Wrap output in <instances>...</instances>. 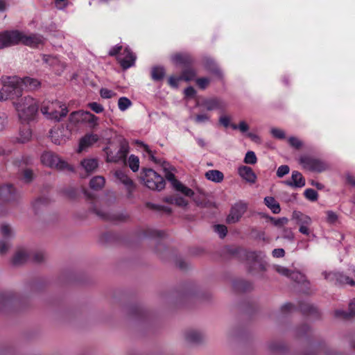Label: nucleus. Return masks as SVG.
I'll use <instances>...</instances> for the list:
<instances>
[{
  "label": "nucleus",
  "instance_id": "10",
  "mask_svg": "<svg viewBox=\"0 0 355 355\" xmlns=\"http://www.w3.org/2000/svg\"><path fill=\"white\" fill-rule=\"evenodd\" d=\"M248 209L247 203L240 201L235 203L231 208L230 212L227 217L228 223H236L239 221Z\"/></svg>",
  "mask_w": 355,
  "mask_h": 355
},
{
  "label": "nucleus",
  "instance_id": "21",
  "mask_svg": "<svg viewBox=\"0 0 355 355\" xmlns=\"http://www.w3.org/2000/svg\"><path fill=\"white\" fill-rule=\"evenodd\" d=\"M205 68L216 76L218 78L221 79L223 78V73L221 70L218 67L216 63L213 59L210 58H206L205 59Z\"/></svg>",
  "mask_w": 355,
  "mask_h": 355
},
{
  "label": "nucleus",
  "instance_id": "8",
  "mask_svg": "<svg viewBox=\"0 0 355 355\" xmlns=\"http://www.w3.org/2000/svg\"><path fill=\"white\" fill-rule=\"evenodd\" d=\"M299 162L304 168L312 172L321 173L328 168L324 161L308 155L301 156Z\"/></svg>",
  "mask_w": 355,
  "mask_h": 355
},
{
  "label": "nucleus",
  "instance_id": "18",
  "mask_svg": "<svg viewBox=\"0 0 355 355\" xmlns=\"http://www.w3.org/2000/svg\"><path fill=\"white\" fill-rule=\"evenodd\" d=\"M98 139L99 137L96 134H87L85 135L80 140L78 150L80 152L84 149L92 146L94 144L98 141Z\"/></svg>",
  "mask_w": 355,
  "mask_h": 355
},
{
  "label": "nucleus",
  "instance_id": "16",
  "mask_svg": "<svg viewBox=\"0 0 355 355\" xmlns=\"http://www.w3.org/2000/svg\"><path fill=\"white\" fill-rule=\"evenodd\" d=\"M115 178L119 182L123 184L129 193H131L135 189L133 181L122 171H116L114 173Z\"/></svg>",
  "mask_w": 355,
  "mask_h": 355
},
{
  "label": "nucleus",
  "instance_id": "19",
  "mask_svg": "<svg viewBox=\"0 0 355 355\" xmlns=\"http://www.w3.org/2000/svg\"><path fill=\"white\" fill-rule=\"evenodd\" d=\"M292 219L294 220L295 223L300 227L311 225L312 223L311 218L300 211H294L293 212Z\"/></svg>",
  "mask_w": 355,
  "mask_h": 355
},
{
  "label": "nucleus",
  "instance_id": "32",
  "mask_svg": "<svg viewBox=\"0 0 355 355\" xmlns=\"http://www.w3.org/2000/svg\"><path fill=\"white\" fill-rule=\"evenodd\" d=\"M29 258L28 252L25 250L17 252L12 259V263L15 266L25 263Z\"/></svg>",
  "mask_w": 355,
  "mask_h": 355
},
{
  "label": "nucleus",
  "instance_id": "20",
  "mask_svg": "<svg viewBox=\"0 0 355 355\" xmlns=\"http://www.w3.org/2000/svg\"><path fill=\"white\" fill-rule=\"evenodd\" d=\"M173 63L183 66H189L193 64V60L189 53H177L171 58Z\"/></svg>",
  "mask_w": 355,
  "mask_h": 355
},
{
  "label": "nucleus",
  "instance_id": "60",
  "mask_svg": "<svg viewBox=\"0 0 355 355\" xmlns=\"http://www.w3.org/2000/svg\"><path fill=\"white\" fill-rule=\"evenodd\" d=\"M165 177L171 183L173 188L175 187L176 182H180L179 180L175 179V175L171 171H167Z\"/></svg>",
  "mask_w": 355,
  "mask_h": 355
},
{
  "label": "nucleus",
  "instance_id": "59",
  "mask_svg": "<svg viewBox=\"0 0 355 355\" xmlns=\"http://www.w3.org/2000/svg\"><path fill=\"white\" fill-rule=\"evenodd\" d=\"M146 205L149 209H153V210H157V211H162L163 210V211H170V209L165 207L162 205H156V204H153L151 202L147 203Z\"/></svg>",
  "mask_w": 355,
  "mask_h": 355
},
{
  "label": "nucleus",
  "instance_id": "55",
  "mask_svg": "<svg viewBox=\"0 0 355 355\" xmlns=\"http://www.w3.org/2000/svg\"><path fill=\"white\" fill-rule=\"evenodd\" d=\"M289 144L295 148H300L302 146V142L297 137H291L288 139Z\"/></svg>",
  "mask_w": 355,
  "mask_h": 355
},
{
  "label": "nucleus",
  "instance_id": "48",
  "mask_svg": "<svg viewBox=\"0 0 355 355\" xmlns=\"http://www.w3.org/2000/svg\"><path fill=\"white\" fill-rule=\"evenodd\" d=\"M100 95L103 98H111L116 95V94L107 88H102L100 90Z\"/></svg>",
  "mask_w": 355,
  "mask_h": 355
},
{
  "label": "nucleus",
  "instance_id": "6",
  "mask_svg": "<svg viewBox=\"0 0 355 355\" xmlns=\"http://www.w3.org/2000/svg\"><path fill=\"white\" fill-rule=\"evenodd\" d=\"M42 163L50 168H54L60 171H73V168L69 165L64 160L52 152H45L41 155Z\"/></svg>",
  "mask_w": 355,
  "mask_h": 355
},
{
  "label": "nucleus",
  "instance_id": "50",
  "mask_svg": "<svg viewBox=\"0 0 355 355\" xmlns=\"http://www.w3.org/2000/svg\"><path fill=\"white\" fill-rule=\"evenodd\" d=\"M282 236L288 241H293L294 239V234L290 228H284L282 230Z\"/></svg>",
  "mask_w": 355,
  "mask_h": 355
},
{
  "label": "nucleus",
  "instance_id": "25",
  "mask_svg": "<svg viewBox=\"0 0 355 355\" xmlns=\"http://www.w3.org/2000/svg\"><path fill=\"white\" fill-rule=\"evenodd\" d=\"M202 105L204 106L207 111H212L223 107V103L217 98L205 100L202 101Z\"/></svg>",
  "mask_w": 355,
  "mask_h": 355
},
{
  "label": "nucleus",
  "instance_id": "7",
  "mask_svg": "<svg viewBox=\"0 0 355 355\" xmlns=\"http://www.w3.org/2000/svg\"><path fill=\"white\" fill-rule=\"evenodd\" d=\"M13 33L15 35L14 42L15 46L21 43L26 46L35 48L40 44H43L44 42V37L39 34H31L27 35L17 30H14Z\"/></svg>",
  "mask_w": 355,
  "mask_h": 355
},
{
  "label": "nucleus",
  "instance_id": "51",
  "mask_svg": "<svg viewBox=\"0 0 355 355\" xmlns=\"http://www.w3.org/2000/svg\"><path fill=\"white\" fill-rule=\"evenodd\" d=\"M271 220L272 221L274 225L278 227H283L284 225H286L288 221V218L286 217H282L277 219L271 218Z\"/></svg>",
  "mask_w": 355,
  "mask_h": 355
},
{
  "label": "nucleus",
  "instance_id": "35",
  "mask_svg": "<svg viewBox=\"0 0 355 355\" xmlns=\"http://www.w3.org/2000/svg\"><path fill=\"white\" fill-rule=\"evenodd\" d=\"M175 190L181 192L186 196L192 197L194 196V192L192 189H189V187L184 186L183 184L180 182H176V185L174 187Z\"/></svg>",
  "mask_w": 355,
  "mask_h": 355
},
{
  "label": "nucleus",
  "instance_id": "31",
  "mask_svg": "<svg viewBox=\"0 0 355 355\" xmlns=\"http://www.w3.org/2000/svg\"><path fill=\"white\" fill-rule=\"evenodd\" d=\"M105 183V180L103 176H95L91 179L89 182V187L94 190L101 189Z\"/></svg>",
  "mask_w": 355,
  "mask_h": 355
},
{
  "label": "nucleus",
  "instance_id": "28",
  "mask_svg": "<svg viewBox=\"0 0 355 355\" xmlns=\"http://www.w3.org/2000/svg\"><path fill=\"white\" fill-rule=\"evenodd\" d=\"M265 205L272 211L274 214H279L281 211L279 202L272 196H266L264 198Z\"/></svg>",
  "mask_w": 355,
  "mask_h": 355
},
{
  "label": "nucleus",
  "instance_id": "17",
  "mask_svg": "<svg viewBox=\"0 0 355 355\" xmlns=\"http://www.w3.org/2000/svg\"><path fill=\"white\" fill-rule=\"evenodd\" d=\"M15 37L13 31H5L0 33V49L15 46Z\"/></svg>",
  "mask_w": 355,
  "mask_h": 355
},
{
  "label": "nucleus",
  "instance_id": "27",
  "mask_svg": "<svg viewBox=\"0 0 355 355\" xmlns=\"http://www.w3.org/2000/svg\"><path fill=\"white\" fill-rule=\"evenodd\" d=\"M186 340L192 344H197L202 341L203 336L202 335L195 330L188 331L185 334Z\"/></svg>",
  "mask_w": 355,
  "mask_h": 355
},
{
  "label": "nucleus",
  "instance_id": "40",
  "mask_svg": "<svg viewBox=\"0 0 355 355\" xmlns=\"http://www.w3.org/2000/svg\"><path fill=\"white\" fill-rule=\"evenodd\" d=\"M289 278L298 284L306 282L305 276L298 271L293 270Z\"/></svg>",
  "mask_w": 355,
  "mask_h": 355
},
{
  "label": "nucleus",
  "instance_id": "38",
  "mask_svg": "<svg viewBox=\"0 0 355 355\" xmlns=\"http://www.w3.org/2000/svg\"><path fill=\"white\" fill-rule=\"evenodd\" d=\"M132 105L131 101L127 97H121L118 101V107L119 109L123 112L129 108Z\"/></svg>",
  "mask_w": 355,
  "mask_h": 355
},
{
  "label": "nucleus",
  "instance_id": "61",
  "mask_svg": "<svg viewBox=\"0 0 355 355\" xmlns=\"http://www.w3.org/2000/svg\"><path fill=\"white\" fill-rule=\"evenodd\" d=\"M174 204L179 206L185 207L188 205V202L182 197L175 198Z\"/></svg>",
  "mask_w": 355,
  "mask_h": 355
},
{
  "label": "nucleus",
  "instance_id": "49",
  "mask_svg": "<svg viewBox=\"0 0 355 355\" xmlns=\"http://www.w3.org/2000/svg\"><path fill=\"white\" fill-rule=\"evenodd\" d=\"M290 171V168L287 165H282L280 166L277 171V176L278 178H282L284 175H287Z\"/></svg>",
  "mask_w": 355,
  "mask_h": 355
},
{
  "label": "nucleus",
  "instance_id": "11",
  "mask_svg": "<svg viewBox=\"0 0 355 355\" xmlns=\"http://www.w3.org/2000/svg\"><path fill=\"white\" fill-rule=\"evenodd\" d=\"M136 55L129 47H125L123 52L118 55L117 60L123 69H128L135 65Z\"/></svg>",
  "mask_w": 355,
  "mask_h": 355
},
{
  "label": "nucleus",
  "instance_id": "3",
  "mask_svg": "<svg viewBox=\"0 0 355 355\" xmlns=\"http://www.w3.org/2000/svg\"><path fill=\"white\" fill-rule=\"evenodd\" d=\"M40 110L47 119L55 122L62 121L69 112L65 104L59 101H44Z\"/></svg>",
  "mask_w": 355,
  "mask_h": 355
},
{
  "label": "nucleus",
  "instance_id": "1",
  "mask_svg": "<svg viewBox=\"0 0 355 355\" xmlns=\"http://www.w3.org/2000/svg\"><path fill=\"white\" fill-rule=\"evenodd\" d=\"M19 119L28 122L34 119L38 111V102L30 96L21 98L17 103H13Z\"/></svg>",
  "mask_w": 355,
  "mask_h": 355
},
{
  "label": "nucleus",
  "instance_id": "26",
  "mask_svg": "<svg viewBox=\"0 0 355 355\" xmlns=\"http://www.w3.org/2000/svg\"><path fill=\"white\" fill-rule=\"evenodd\" d=\"M205 178L211 182L220 183L224 180L223 173L218 170H209L205 174Z\"/></svg>",
  "mask_w": 355,
  "mask_h": 355
},
{
  "label": "nucleus",
  "instance_id": "46",
  "mask_svg": "<svg viewBox=\"0 0 355 355\" xmlns=\"http://www.w3.org/2000/svg\"><path fill=\"white\" fill-rule=\"evenodd\" d=\"M275 270L277 272H278L281 275L287 277L288 278L290 277L291 274L293 271V270H291L290 269H288L284 266H275Z\"/></svg>",
  "mask_w": 355,
  "mask_h": 355
},
{
  "label": "nucleus",
  "instance_id": "42",
  "mask_svg": "<svg viewBox=\"0 0 355 355\" xmlns=\"http://www.w3.org/2000/svg\"><path fill=\"white\" fill-rule=\"evenodd\" d=\"M304 195L306 199L311 202H315L318 198L317 191L313 189H306L304 192Z\"/></svg>",
  "mask_w": 355,
  "mask_h": 355
},
{
  "label": "nucleus",
  "instance_id": "24",
  "mask_svg": "<svg viewBox=\"0 0 355 355\" xmlns=\"http://www.w3.org/2000/svg\"><path fill=\"white\" fill-rule=\"evenodd\" d=\"M62 129L51 130L50 137L53 143L56 145H62L66 141V138L62 134Z\"/></svg>",
  "mask_w": 355,
  "mask_h": 355
},
{
  "label": "nucleus",
  "instance_id": "45",
  "mask_svg": "<svg viewBox=\"0 0 355 355\" xmlns=\"http://www.w3.org/2000/svg\"><path fill=\"white\" fill-rule=\"evenodd\" d=\"M353 314H351L350 310L348 308V311H344L340 309L336 310L334 311V316L338 318H349L352 316H353Z\"/></svg>",
  "mask_w": 355,
  "mask_h": 355
},
{
  "label": "nucleus",
  "instance_id": "39",
  "mask_svg": "<svg viewBox=\"0 0 355 355\" xmlns=\"http://www.w3.org/2000/svg\"><path fill=\"white\" fill-rule=\"evenodd\" d=\"M98 118L89 112H87L85 123H87L90 128H94L98 125Z\"/></svg>",
  "mask_w": 355,
  "mask_h": 355
},
{
  "label": "nucleus",
  "instance_id": "52",
  "mask_svg": "<svg viewBox=\"0 0 355 355\" xmlns=\"http://www.w3.org/2000/svg\"><path fill=\"white\" fill-rule=\"evenodd\" d=\"M196 82L200 89H205L209 84L210 80L207 78H197Z\"/></svg>",
  "mask_w": 355,
  "mask_h": 355
},
{
  "label": "nucleus",
  "instance_id": "5",
  "mask_svg": "<svg viewBox=\"0 0 355 355\" xmlns=\"http://www.w3.org/2000/svg\"><path fill=\"white\" fill-rule=\"evenodd\" d=\"M141 178L151 190L161 191L165 187L164 178L151 168H143Z\"/></svg>",
  "mask_w": 355,
  "mask_h": 355
},
{
  "label": "nucleus",
  "instance_id": "37",
  "mask_svg": "<svg viewBox=\"0 0 355 355\" xmlns=\"http://www.w3.org/2000/svg\"><path fill=\"white\" fill-rule=\"evenodd\" d=\"M136 144L144 148V150L148 154L149 159L151 161H153L155 163H159L158 159L154 155V153L150 149L149 146L147 144H144L141 141H136Z\"/></svg>",
  "mask_w": 355,
  "mask_h": 355
},
{
  "label": "nucleus",
  "instance_id": "36",
  "mask_svg": "<svg viewBox=\"0 0 355 355\" xmlns=\"http://www.w3.org/2000/svg\"><path fill=\"white\" fill-rule=\"evenodd\" d=\"M128 166L133 172H137L139 168V159L135 155H131L128 158Z\"/></svg>",
  "mask_w": 355,
  "mask_h": 355
},
{
  "label": "nucleus",
  "instance_id": "63",
  "mask_svg": "<svg viewBox=\"0 0 355 355\" xmlns=\"http://www.w3.org/2000/svg\"><path fill=\"white\" fill-rule=\"evenodd\" d=\"M219 122L225 128L228 127L230 123V117L226 115L221 116L219 119Z\"/></svg>",
  "mask_w": 355,
  "mask_h": 355
},
{
  "label": "nucleus",
  "instance_id": "41",
  "mask_svg": "<svg viewBox=\"0 0 355 355\" xmlns=\"http://www.w3.org/2000/svg\"><path fill=\"white\" fill-rule=\"evenodd\" d=\"M244 163L247 164H255L257 162V156L253 151H248L245 155Z\"/></svg>",
  "mask_w": 355,
  "mask_h": 355
},
{
  "label": "nucleus",
  "instance_id": "54",
  "mask_svg": "<svg viewBox=\"0 0 355 355\" xmlns=\"http://www.w3.org/2000/svg\"><path fill=\"white\" fill-rule=\"evenodd\" d=\"M270 132L274 137L277 139H284L286 137L285 132L279 128H272Z\"/></svg>",
  "mask_w": 355,
  "mask_h": 355
},
{
  "label": "nucleus",
  "instance_id": "43",
  "mask_svg": "<svg viewBox=\"0 0 355 355\" xmlns=\"http://www.w3.org/2000/svg\"><path fill=\"white\" fill-rule=\"evenodd\" d=\"M231 127L233 130L239 129L243 133L247 132L249 130V125L244 121H240L239 125L232 123L231 124Z\"/></svg>",
  "mask_w": 355,
  "mask_h": 355
},
{
  "label": "nucleus",
  "instance_id": "30",
  "mask_svg": "<svg viewBox=\"0 0 355 355\" xmlns=\"http://www.w3.org/2000/svg\"><path fill=\"white\" fill-rule=\"evenodd\" d=\"M166 75L165 69L162 66H155L151 69V78L154 81H160Z\"/></svg>",
  "mask_w": 355,
  "mask_h": 355
},
{
  "label": "nucleus",
  "instance_id": "44",
  "mask_svg": "<svg viewBox=\"0 0 355 355\" xmlns=\"http://www.w3.org/2000/svg\"><path fill=\"white\" fill-rule=\"evenodd\" d=\"M214 231L219 235L220 238H224L227 233V228L224 225H216L214 226Z\"/></svg>",
  "mask_w": 355,
  "mask_h": 355
},
{
  "label": "nucleus",
  "instance_id": "56",
  "mask_svg": "<svg viewBox=\"0 0 355 355\" xmlns=\"http://www.w3.org/2000/svg\"><path fill=\"white\" fill-rule=\"evenodd\" d=\"M88 106L92 109V110L97 114L101 113L104 110L103 105L96 102L90 103Z\"/></svg>",
  "mask_w": 355,
  "mask_h": 355
},
{
  "label": "nucleus",
  "instance_id": "9",
  "mask_svg": "<svg viewBox=\"0 0 355 355\" xmlns=\"http://www.w3.org/2000/svg\"><path fill=\"white\" fill-rule=\"evenodd\" d=\"M324 277L329 282H334L338 285L355 286V281L348 275L340 272H324Z\"/></svg>",
  "mask_w": 355,
  "mask_h": 355
},
{
  "label": "nucleus",
  "instance_id": "4",
  "mask_svg": "<svg viewBox=\"0 0 355 355\" xmlns=\"http://www.w3.org/2000/svg\"><path fill=\"white\" fill-rule=\"evenodd\" d=\"M129 150L128 144L110 143L109 145L104 148L106 154V161L107 162H119L125 161Z\"/></svg>",
  "mask_w": 355,
  "mask_h": 355
},
{
  "label": "nucleus",
  "instance_id": "15",
  "mask_svg": "<svg viewBox=\"0 0 355 355\" xmlns=\"http://www.w3.org/2000/svg\"><path fill=\"white\" fill-rule=\"evenodd\" d=\"M282 183L293 188H302L305 186V179L297 171H293L291 174V179L283 181Z\"/></svg>",
  "mask_w": 355,
  "mask_h": 355
},
{
  "label": "nucleus",
  "instance_id": "58",
  "mask_svg": "<svg viewBox=\"0 0 355 355\" xmlns=\"http://www.w3.org/2000/svg\"><path fill=\"white\" fill-rule=\"evenodd\" d=\"M180 80H182L181 76L178 77L171 76L168 78V84L172 87L177 88L178 87V83Z\"/></svg>",
  "mask_w": 355,
  "mask_h": 355
},
{
  "label": "nucleus",
  "instance_id": "57",
  "mask_svg": "<svg viewBox=\"0 0 355 355\" xmlns=\"http://www.w3.org/2000/svg\"><path fill=\"white\" fill-rule=\"evenodd\" d=\"M23 180L25 182L29 183L33 180V173L30 169H26L24 171Z\"/></svg>",
  "mask_w": 355,
  "mask_h": 355
},
{
  "label": "nucleus",
  "instance_id": "29",
  "mask_svg": "<svg viewBox=\"0 0 355 355\" xmlns=\"http://www.w3.org/2000/svg\"><path fill=\"white\" fill-rule=\"evenodd\" d=\"M81 166L87 173H91L97 168L98 161L96 159H85L81 162Z\"/></svg>",
  "mask_w": 355,
  "mask_h": 355
},
{
  "label": "nucleus",
  "instance_id": "22",
  "mask_svg": "<svg viewBox=\"0 0 355 355\" xmlns=\"http://www.w3.org/2000/svg\"><path fill=\"white\" fill-rule=\"evenodd\" d=\"M21 83H20L21 89H24L28 90H34L37 89L40 86V82L35 78H32L30 77H25L24 78H21Z\"/></svg>",
  "mask_w": 355,
  "mask_h": 355
},
{
  "label": "nucleus",
  "instance_id": "62",
  "mask_svg": "<svg viewBox=\"0 0 355 355\" xmlns=\"http://www.w3.org/2000/svg\"><path fill=\"white\" fill-rule=\"evenodd\" d=\"M272 254L274 257L281 258L285 255V252L283 248H276L272 250Z\"/></svg>",
  "mask_w": 355,
  "mask_h": 355
},
{
  "label": "nucleus",
  "instance_id": "34",
  "mask_svg": "<svg viewBox=\"0 0 355 355\" xmlns=\"http://www.w3.org/2000/svg\"><path fill=\"white\" fill-rule=\"evenodd\" d=\"M196 75H197V73H196V70L193 68L189 67V68L185 69L182 71L181 77H182V80L188 82V81L194 80L195 78L196 77Z\"/></svg>",
  "mask_w": 355,
  "mask_h": 355
},
{
  "label": "nucleus",
  "instance_id": "64",
  "mask_svg": "<svg viewBox=\"0 0 355 355\" xmlns=\"http://www.w3.org/2000/svg\"><path fill=\"white\" fill-rule=\"evenodd\" d=\"M122 49V46L120 45H116L112 46L108 52L109 55L114 56L116 55Z\"/></svg>",
  "mask_w": 355,
  "mask_h": 355
},
{
  "label": "nucleus",
  "instance_id": "12",
  "mask_svg": "<svg viewBox=\"0 0 355 355\" xmlns=\"http://www.w3.org/2000/svg\"><path fill=\"white\" fill-rule=\"evenodd\" d=\"M1 235L3 239L0 240V254H4L10 247V244L8 239L14 236V232L11 227L6 224H3L0 228Z\"/></svg>",
  "mask_w": 355,
  "mask_h": 355
},
{
  "label": "nucleus",
  "instance_id": "2",
  "mask_svg": "<svg viewBox=\"0 0 355 355\" xmlns=\"http://www.w3.org/2000/svg\"><path fill=\"white\" fill-rule=\"evenodd\" d=\"M1 81L2 87L0 89V101H6L21 96V78L18 76H2Z\"/></svg>",
  "mask_w": 355,
  "mask_h": 355
},
{
  "label": "nucleus",
  "instance_id": "13",
  "mask_svg": "<svg viewBox=\"0 0 355 355\" xmlns=\"http://www.w3.org/2000/svg\"><path fill=\"white\" fill-rule=\"evenodd\" d=\"M19 194L12 184L0 187V199L4 202H11L18 198Z\"/></svg>",
  "mask_w": 355,
  "mask_h": 355
},
{
  "label": "nucleus",
  "instance_id": "47",
  "mask_svg": "<svg viewBox=\"0 0 355 355\" xmlns=\"http://www.w3.org/2000/svg\"><path fill=\"white\" fill-rule=\"evenodd\" d=\"M210 120V116L207 114L202 113L197 114L195 117V122L198 124L205 123Z\"/></svg>",
  "mask_w": 355,
  "mask_h": 355
},
{
  "label": "nucleus",
  "instance_id": "33",
  "mask_svg": "<svg viewBox=\"0 0 355 355\" xmlns=\"http://www.w3.org/2000/svg\"><path fill=\"white\" fill-rule=\"evenodd\" d=\"M31 130L29 128H24L19 132V135L17 137V140L19 143L24 144L28 141L31 138Z\"/></svg>",
  "mask_w": 355,
  "mask_h": 355
},
{
  "label": "nucleus",
  "instance_id": "53",
  "mask_svg": "<svg viewBox=\"0 0 355 355\" xmlns=\"http://www.w3.org/2000/svg\"><path fill=\"white\" fill-rule=\"evenodd\" d=\"M338 220V215L333 211H327V221L330 224H334Z\"/></svg>",
  "mask_w": 355,
  "mask_h": 355
},
{
  "label": "nucleus",
  "instance_id": "23",
  "mask_svg": "<svg viewBox=\"0 0 355 355\" xmlns=\"http://www.w3.org/2000/svg\"><path fill=\"white\" fill-rule=\"evenodd\" d=\"M87 112L78 110L70 114L69 120L73 124L85 123Z\"/></svg>",
  "mask_w": 355,
  "mask_h": 355
},
{
  "label": "nucleus",
  "instance_id": "14",
  "mask_svg": "<svg viewBox=\"0 0 355 355\" xmlns=\"http://www.w3.org/2000/svg\"><path fill=\"white\" fill-rule=\"evenodd\" d=\"M237 171L239 175L246 182L253 184L257 182V176L250 166H241Z\"/></svg>",
  "mask_w": 355,
  "mask_h": 355
}]
</instances>
